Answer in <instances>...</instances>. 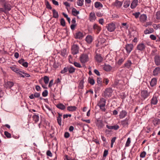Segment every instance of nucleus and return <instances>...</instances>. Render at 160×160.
<instances>
[{"label":"nucleus","instance_id":"obj_1","mask_svg":"<svg viewBox=\"0 0 160 160\" xmlns=\"http://www.w3.org/2000/svg\"><path fill=\"white\" fill-rule=\"evenodd\" d=\"M79 59L80 62L82 64H84L85 62H88L89 60V57L87 53H82L80 55Z\"/></svg>","mask_w":160,"mask_h":160},{"label":"nucleus","instance_id":"obj_2","mask_svg":"<svg viewBox=\"0 0 160 160\" xmlns=\"http://www.w3.org/2000/svg\"><path fill=\"white\" fill-rule=\"evenodd\" d=\"M150 92H148L146 90H143L141 91L140 93L141 100H144L150 96Z\"/></svg>","mask_w":160,"mask_h":160},{"label":"nucleus","instance_id":"obj_3","mask_svg":"<svg viewBox=\"0 0 160 160\" xmlns=\"http://www.w3.org/2000/svg\"><path fill=\"white\" fill-rule=\"evenodd\" d=\"M159 96V95L158 93H156L154 94L151 100V105H156L157 104Z\"/></svg>","mask_w":160,"mask_h":160},{"label":"nucleus","instance_id":"obj_4","mask_svg":"<svg viewBox=\"0 0 160 160\" xmlns=\"http://www.w3.org/2000/svg\"><path fill=\"white\" fill-rule=\"evenodd\" d=\"M106 27L108 31L110 32H112L116 29V26L115 24H114L113 22H111L107 24Z\"/></svg>","mask_w":160,"mask_h":160},{"label":"nucleus","instance_id":"obj_5","mask_svg":"<svg viewBox=\"0 0 160 160\" xmlns=\"http://www.w3.org/2000/svg\"><path fill=\"white\" fill-rule=\"evenodd\" d=\"M79 48L77 45H73L71 48V51L72 54H76L79 52Z\"/></svg>","mask_w":160,"mask_h":160},{"label":"nucleus","instance_id":"obj_6","mask_svg":"<svg viewBox=\"0 0 160 160\" xmlns=\"http://www.w3.org/2000/svg\"><path fill=\"white\" fill-rule=\"evenodd\" d=\"M134 46L132 43H127L125 46V48L128 54L130 53L133 48Z\"/></svg>","mask_w":160,"mask_h":160},{"label":"nucleus","instance_id":"obj_7","mask_svg":"<svg viewBox=\"0 0 160 160\" xmlns=\"http://www.w3.org/2000/svg\"><path fill=\"white\" fill-rule=\"evenodd\" d=\"M93 27L94 30L97 34L99 33L100 31L101 30V26H100L98 25V24H96V23L93 24Z\"/></svg>","mask_w":160,"mask_h":160},{"label":"nucleus","instance_id":"obj_8","mask_svg":"<svg viewBox=\"0 0 160 160\" xmlns=\"http://www.w3.org/2000/svg\"><path fill=\"white\" fill-rule=\"evenodd\" d=\"M112 90L111 88H107L104 92V95L105 97H109L111 96Z\"/></svg>","mask_w":160,"mask_h":160},{"label":"nucleus","instance_id":"obj_9","mask_svg":"<svg viewBox=\"0 0 160 160\" xmlns=\"http://www.w3.org/2000/svg\"><path fill=\"white\" fill-rule=\"evenodd\" d=\"M11 8L12 7L10 4L8 3V2H6V1L5 3L4 4V12L6 13L7 11H9V10H11Z\"/></svg>","mask_w":160,"mask_h":160},{"label":"nucleus","instance_id":"obj_10","mask_svg":"<svg viewBox=\"0 0 160 160\" xmlns=\"http://www.w3.org/2000/svg\"><path fill=\"white\" fill-rule=\"evenodd\" d=\"M146 46L143 43H139L137 46V50L141 51H144L145 49Z\"/></svg>","mask_w":160,"mask_h":160},{"label":"nucleus","instance_id":"obj_11","mask_svg":"<svg viewBox=\"0 0 160 160\" xmlns=\"http://www.w3.org/2000/svg\"><path fill=\"white\" fill-rule=\"evenodd\" d=\"M121 125L123 127H128L129 124V119L126 118L125 119L121 121Z\"/></svg>","mask_w":160,"mask_h":160},{"label":"nucleus","instance_id":"obj_12","mask_svg":"<svg viewBox=\"0 0 160 160\" xmlns=\"http://www.w3.org/2000/svg\"><path fill=\"white\" fill-rule=\"evenodd\" d=\"M95 59L97 62H100L103 61V58L102 57L101 54L97 53L95 55Z\"/></svg>","mask_w":160,"mask_h":160},{"label":"nucleus","instance_id":"obj_13","mask_svg":"<svg viewBox=\"0 0 160 160\" xmlns=\"http://www.w3.org/2000/svg\"><path fill=\"white\" fill-rule=\"evenodd\" d=\"M106 127L108 129H113L114 130H117L119 128V126L117 124H113V126H109L108 124H107Z\"/></svg>","mask_w":160,"mask_h":160},{"label":"nucleus","instance_id":"obj_14","mask_svg":"<svg viewBox=\"0 0 160 160\" xmlns=\"http://www.w3.org/2000/svg\"><path fill=\"white\" fill-rule=\"evenodd\" d=\"M106 100L103 98H101L100 99L99 102L98 104V105L99 106V108L102 107V106H105L106 105Z\"/></svg>","mask_w":160,"mask_h":160},{"label":"nucleus","instance_id":"obj_15","mask_svg":"<svg viewBox=\"0 0 160 160\" xmlns=\"http://www.w3.org/2000/svg\"><path fill=\"white\" fill-rule=\"evenodd\" d=\"M96 19V16L95 13L94 12H91L90 13L89 16V19L90 21L91 22H93V21L95 20Z\"/></svg>","mask_w":160,"mask_h":160},{"label":"nucleus","instance_id":"obj_16","mask_svg":"<svg viewBox=\"0 0 160 160\" xmlns=\"http://www.w3.org/2000/svg\"><path fill=\"white\" fill-rule=\"evenodd\" d=\"M127 115V112L125 110H122L120 112L119 117L120 118H124Z\"/></svg>","mask_w":160,"mask_h":160},{"label":"nucleus","instance_id":"obj_17","mask_svg":"<svg viewBox=\"0 0 160 160\" xmlns=\"http://www.w3.org/2000/svg\"><path fill=\"white\" fill-rule=\"evenodd\" d=\"M10 68L13 71V72H14L17 73H18L20 76L21 72H22V71H21V70H19L18 68H17L16 66H15V65H14L12 67H10Z\"/></svg>","mask_w":160,"mask_h":160},{"label":"nucleus","instance_id":"obj_18","mask_svg":"<svg viewBox=\"0 0 160 160\" xmlns=\"http://www.w3.org/2000/svg\"><path fill=\"white\" fill-rule=\"evenodd\" d=\"M155 64L156 65H160V56L159 55H156L154 58Z\"/></svg>","mask_w":160,"mask_h":160},{"label":"nucleus","instance_id":"obj_19","mask_svg":"<svg viewBox=\"0 0 160 160\" xmlns=\"http://www.w3.org/2000/svg\"><path fill=\"white\" fill-rule=\"evenodd\" d=\"M84 35L82 32H78L75 33L74 37L76 38H82L83 37Z\"/></svg>","mask_w":160,"mask_h":160},{"label":"nucleus","instance_id":"obj_20","mask_svg":"<svg viewBox=\"0 0 160 160\" xmlns=\"http://www.w3.org/2000/svg\"><path fill=\"white\" fill-rule=\"evenodd\" d=\"M93 40V37L91 35H88L85 38L86 41L88 44L91 43Z\"/></svg>","mask_w":160,"mask_h":160},{"label":"nucleus","instance_id":"obj_21","mask_svg":"<svg viewBox=\"0 0 160 160\" xmlns=\"http://www.w3.org/2000/svg\"><path fill=\"white\" fill-rule=\"evenodd\" d=\"M122 4L123 3L122 2L119 1L118 0H116L115 2L112 3V5L114 6H115L117 7L118 8H119V7L122 6Z\"/></svg>","mask_w":160,"mask_h":160},{"label":"nucleus","instance_id":"obj_22","mask_svg":"<svg viewBox=\"0 0 160 160\" xmlns=\"http://www.w3.org/2000/svg\"><path fill=\"white\" fill-rule=\"evenodd\" d=\"M14 85V83L13 82L8 81L5 83L4 87L6 88H10Z\"/></svg>","mask_w":160,"mask_h":160},{"label":"nucleus","instance_id":"obj_23","mask_svg":"<svg viewBox=\"0 0 160 160\" xmlns=\"http://www.w3.org/2000/svg\"><path fill=\"white\" fill-rule=\"evenodd\" d=\"M103 68L104 70L107 71V72H109L112 69V67L109 64H105L103 66Z\"/></svg>","mask_w":160,"mask_h":160},{"label":"nucleus","instance_id":"obj_24","mask_svg":"<svg viewBox=\"0 0 160 160\" xmlns=\"http://www.w3.org/2000/svg\"><path fill=\"white\" fill-rule=\"evenodd\" d=\"M77 107H76L75 106H70L67 107V110L69 111H75L77 110Z\"/></svg>","mask_w":160,"mask_h":160},{"label":"nucleus","instance_id":"obj_25","mask_svg":"<svg viewBox=\"0 0 160 160\" xmlns=\"http://www.w3.org/2000/svg\"><path fill=\"white\" fill-rule=\"evenodd\" d=\"M147 18V16L146 14H142L141 15L140 17V21L142 22H144L145 21H146Z\"/></svg>","mask_w":160,"mask_h":160},{"label":"nucleus","instance_id":"obj_26","mask_svg":"<svg viewBox=\"0 0 160 160\" xmlns=\"http://www.w3.org/2000/svg\"><path fill=\"white\" fill-rule=\"evenodd\" d=\"M32 118L34 122L36 123H37L39 120V117L38 115H36V113H34L32 116Z\"/></svg>","mask_w":160,"mask_h":160},{"label":"nucleus","instance_id":"obj_27","mask_svg":"<svg viewBox=\"0 0 160 160\" xmlns=\"http://www.w3.org/2000/svg\"><path fill=\"white\" fill-rule=\"evenodd\" d=\"M157 79L156 78H152L150 82L151 86L153 87L155 86L157 83Z\"/></svg>","mask_w":160,"mask_h":160},{"label":"nucleus","instance_id":"obj_28","mask_svg":"<svg viewBox=\"0 0 160 160\" xmlns=\"http://www.w3.org/2000/svg\"><path fill=\"white\" fill-rule=\"evenodd\" d=\"M96 125L99 128H102L104 126L101 120H98Z\"/></svg>","mask_w":160,"mask_h":160},{"label":"nucleus","instance_id":"obj_29","mask_svg":"<svg viewBox=\"0 0 160 160\" xmlns=\"http://www.w3.org/2000/svg\"><path fill=\"white\" fill-rule=\"evenodd\" d=\"M138 0H133L131 4V7L132 8H134L137 5Z\"/></svg>","mask_w":160,"mask_h":160},{"label":"nucleus","instance_id":"obj_30","mask_svg":"<svg viewBox=\"0 0 160 160\" xmlns=\"http://www.w3.org/2000/svg\"><path fill=\"white\" fill-rule=\"evenodd\" d=\"M160 72V68L159 67H157L153 71V75H157Z\"/></svg>","mask_w":160,"mask_h":160},{"label":"nucleus","instance_id":"obj_31","mask_svg":"<svg viewBox=\"0 0 160 160\" xmlns=\"http://www.w3.org/2000/svg\"><path fill=\"white\" fill-rule=\"evenodd\" d=\"M132 64V62L131 60H128L124 64L125 67H127L128 68H129L131 67Z\"/></svg>","mask_w":160,"mask_h":160},{"label":"nucleus","instance_id":"obj_32","mask_svg":"<svg viewBox=\"0 0 160 160\" xmlns=\"http://www.w3.org/2000/svg\"><path fill=\"white\" fill-rule=\"evenodd\" d=\"M52 11L53 17L56 18H58L59 15L58 12L55 9H53Z\"/></svg>","mask_w":160,"mask_h":160},{"label":"nucleus","instance_id":"obj_33","mask_svg":"<svg viewBox=\"0 0 160 160\" xmlns=\"http://www.w3.org/2000/svg\"><path fill=\"white\" fill-rule=\"evenodd\" d=\"M56 107L60 109H61V110H64L66 108L65 106L63 104H62V103L57 104L56 105Z\"/></svg>","mask_w":160,"mask_h":160},{"label":"nucleus","instance_id":"obj_34","mask_svg":"<svg viewBox=\"0 0 160 160\" xmlns=\"http://www.w3.org/2000/svg\"><path fill=\"white\" fill-rule=\"evenodd\" d=\"M94 6L96 8H99L100 7L101 8L103 7V5L102 4L99 2H96L94 3Z\"/></svg>","mask_w":160,"mask_h":160},{"label":"nucleus","instance_id":"obj_35","mask_svg":"<svg viewBox=\"0 0 160 160\" xmlns=\"http://www.w3.org/2000/svg\"><path fill=\"white\" fill-rule=\"evenodd\" d=\"M75 68L73 67H70L68 68V71L69 73H73V72H75Z\"/></svg>","mask_w":160,"mask_h":160},{"label":"nucleus","instance_id":"obj_36","mask_svg":"<svg viewBox=\"0 0 160 160\" xmlns=\"http://www.w3.org/2000/svg\"><path fill=\"white\" fill-rule=\"evenodd\" d=\"M72 13L74 16H77L79 13V11H78L75 8H73L72 10Z\"/></svg>","mask_w":160,"mask_h":160},{"label":"nucleus","instance_id":"obj_37","mask_svg":"<svg viewBox=\"0 0 160 160\" xmlns=\"http://www.w3.org/2000/svg\"><path fill=\"white\" fill-rule=\"evenodd\" d=\"M22 72H21L20 73V76L22 77H29L30 76V75L28 74V73H26L25 72H23V71H22Z\"/></svg>","mask_w":160,"mask_h":160},{"label":"nucleus","instance_id":"obj_38","mask_svg":"<svg viewBox=\"0 0 160 160\" xmlns=\"http://www.w3.org/2000/svg\"><path fill=\"white\" fill-rule=\"evenodd\" d=\"M130 3V1H125L124 2L123 7L125 8H127V7H129Z\"/></svg>","mask_w":160,"mask_h":160},{"label":"nucleus","instance_id":"obj_39","mask_svg":"<svg viewBox=\"0 0 160 160\" xmlns=\"http://www.w3.org/2000/svg\"><path fill=\"white\" fill-rule=\"evenodd\" d=\"M88 82L91 85H94V83H95V81L93 78H90V77L88 79Z\"/></svg>","mask_w":160,"mask_h":160},{"label":"nucleus","instance_id":"obj_40","mask_svg":"<svg viewBox=\"0 0 160 160\" xmlns=\"http://www.w3.org/2000/svg\"><path fill=\"white\" fill-rule=\"evenodd\" d=\"M67 54V50L65 49H64L61 51V54L62 56H65Z\"/></svg>","mask_w":160,"mask_h":160},{"label":"nucleus","instance_id":"obj_41","mask_svg":"<svg viewBox=\"0 0 160 160\" xmlns=\"http://www.w3.org/2000/svg\"><path fill=\"white\" fill-rule=\"evenodd\" d=\"M84 83V81L83 80H82L80 81L79 85V88L81 89H83L84 86H83V83Z\"/></svg>","mask_w":160,"mask_h":160},{"label":"nucleus","instance_id":"obj_42","mask_svg":"<svg viewBox=\"0 0 160 160\" xmlns=\"http://www.w3.org/2000/svg\"><path fill=\"white\" fill-rule=\"evenodd\" d=\"M153 122L154 125H157L159 124L160 121V120L158 119H154L153 120Z\"/></svg>","mask_w":160,"mask_h":160},{"label":"nucleus","instance_id":"obj_43","mask_svg":"<svg viewBox=\"0 0 160 160\" xmlns=\"http://www.w3.org/2000/svg\"><path fill=\"white\" fill-rule=\"evenodd\" d=\"M49 80V78L48 76H45L43 77V80L46 84H47L48 83V81Z\"/></svg>","mask_w":160,"mask_h":160},{"label":"nucleus","instance_id":"obj_44","mask_svg":"<svg viewBox=\"0 0 160 160\" xmlns=\"http://www.w3.org/2000/svg\"><path fill=\"white\" fill-rule=\"evenodd\" d=\"M131 142V140L130 138H128L125 144V146L128 147L130 146V144Z\"/></svg>","mask_w":160,"mask_h":160},{"label":"nucleus","instance_id":"obj_45","mask_svg":"<svg viewBox=\"0 0 160 160\" xmlns=\"http://www.w3.org/2000/svg\"><path fill=\"white\" fill-rule=\"evenodd\" d=\"M68 70V67H65L63 70H61V73H64L65 72H67Z\"/></svg>","mask_w":160,"mask_h":160},{"label":"nucleus","instance_id":"obj_46","mask_svg":"<svg viewBox=\"0 0 160 160\" xmlns=\"http://www.w3.org/2000/svg\"><path fill=\"white\" fill-rule=\"evenodd\" d=\"M60 24L62 26H63V27L65 26V22L64 19V18H61V19Z\"/></svg>","mask_w":160,"mask_h":160},{"label":"nucleus","instance_id":"obj_47","mask_svg":"<svg viewBox=\"0 0 160 160\" xmlns=\"http://www.w3.org/2000/svg\"><path fill=\"white\" fill-rule=\"evenodd\" d=\"M62 14L66 18L68 21V22L70 23V18H69L68 15L66 14V13H63Z\"/></svg>","mask_w":160,"mask_h":160},{"label":"nucleus","instance_id":"obj_48","mask_svg":"<svg viewBox=\"0 0 160 160\" xmlns=\"http://www.w3.org/2000/svg\"><path fill=\"white\" fill-rule=\"evenodd\" d=\"M102 80L101 78H97V83L100 86L102 84Z\"/></svg>","mask_w":160,"mask_h":160},{"label":"nucleus","instance_id":"obj_49","mask_svg":"<svg viewBox=\"0 0 160 160\" xmlns=\"http://www.w3.org/2000/svg\"><path fill=\"white\" fill-rule=\"evenodd\" d=\"M4 134L8 138H10L12 136L11 134L7 132V131H5L4 132Z\"/></svg>","mask_w":160,"mask_h":160},{"label":"nucleus","instance_id":"obj_50","mask_svg":"<svg viewBox=\"0 0 160 160\" xmlns=\"http://www.w3.org/2000/svg\"><path fill=\"white\" fill-rule=\"evenodd\" d=\"M77 3L78 5L80 6H81L83 5V2L82 0H78Z\"/></svg>","mask_w":160,"mask_h":160},{"label":"nucleus","instance_id":"obj_51","mask_svg":"<svg viewBox=\"0 0 160 160\" xmlns=\"http://www.w3.org/2000/svg\"><path fill=\"white\" fill-rule=\"evenodd\" d=\"M146 155V152L143 151L141 153L140 157L141 158H144V157H145Z\"/></svg>","mask_w":160,"mask_h":160},{"label":"nucleus","instance_id":"obj_52","mask_svg":"<svg viewBox=\"0 0 160 160\" xmlns=\"http://www.w3.org/2000/svg\"><path fill=\"white\" fill-rule=\"evenodd\" d=\"M155 16L157 19H160V11L157 12L155 14Z\"/></svg>","mask_w":160,"mask_h":160},{"label":"nucleus","instance_id":"obj_53","mask_svg":"<svg viewBox=\"0 0 160 160\" xmlns=\"http://www.w3.org/2000/svg\"><path fill=\"white\" fill-rule=\"evenodd\" d=\"M48 94V91L47 90H45L42 93V96L43 97H46Z\"/></svg>","mask_w":160,"mask_h":160},{"label":"nucleus","instance_id":"obj_54","mask_svg":"<svg viewBox=\"0 0 160 160\" xmlns=\"http://www.w3.org/2000/svg\"><path fill=\"white\" fill-rule=\"evenodd\" d=\"M74 65L76 67H82V66L78 62H74L73 63Z\"/></svg>","mask_w":160,"mask_h":160},{"label":"nucleus","instance_id":"obj_55","mask_svg":"<svg viewBox=\"0 0 160 160\" xmlns=\"http://www.w3.org/2000/svg\"><path fill=\"white\" fill-rule=\"evenodd\" d=\"M57 121L58 123L59 124V125H62V118H60L58 117H57Z\"/></svg>","mask_w":160,"mask_h":160},{"label":"nucleus","instance_id":"obj_56","mask_svg":"<svg viewBox=\"0 0 160 160\" xmlns=\"http://www.w3.org/2000/svg\"><path fill=\"white\" fill-rule=\"evenodd\" d=\"M46 6L48 8L50 9H52V7L51 6L49 2H47L46 4Z\"/></svg>","mask_w":160,"mask_h":160},{"label":"nucleus","instance_id":"obj_57","mask_svg":"<svg viewBox=\"0 0 160 160\" xmlns=\"http://www.w3.org/2000/svg\"><path fill=\"white\" fill-rule=\"evenodd\" d=\"M140 14L139 12H136V13H133V14L135 16V18H137L139 17Z\"/></svg>","mask_w":160,"mask_h":160},{"label":"nucleus","instance_id":"obj_58","mask_svg":"<svg viewBox=\"0 0 160 160\" xmlns=\"http://www.w3.org/2000/svg\"><path fill=\"white\" fill-rule=\"evenodd\" d=\"M34 98L39 97L40 96V94L39 92H35V93L34 94Z\"/></svg>","mask_w":160,"mask_h":160},{"label":"nucleus","instance_id":"obj_59","mask_svg":"<svg viewBox=\"0 0 160 160\" xmlns=\"http://www.w3.org/2000/svg\"><path fill=\"white\" fill-rule=\"evenodd\" d=\"M108 154V150H105L103 153V157H106L107 155Z\"/></svg>","mask_w":160,"mask_h":160},{"label":"nucleus","instance_id":"obj_60","mask_svg":"<svg viewBox=\"0 0 160 160\" xmlns=\"http://www.w3.org/2000/svg\"><path fill=\"white\" fill-rule=\"evenodd\" d=\"M54 80H51L50 81L49 84H48L49 87H51L53 83Z\"/></svg>","mask_w":160,"mask_h":160},{"label":"nucleus","instance_id":"obj_61","mask_svg":"<svg viewBox=\"0 0 160 160\" xmlns=\"http://www.w3.org/2000/svg\"><path fill=\"white\" fill-rule=\"evenodd\" d=\"M124 59H123V58H121L119 59L118 62V63L119 64H121L123 62V61H124Z\"/></svg>","mask_w":160,"mask_h":160},{"label":"nucleus","instance_id":"obj_62","mask_svg":"<svg viewBox=\"0 0 160 160\" xmlns=\"http://www.w3.org/2000/svg\"><path fill=\"white\" fill-rule=\"evenodd\" d=\"M47 155L48 156H50V157L52 156V152H51L50 151H49V150H48V151H47Z\"/></svg>","mask_w":160,"mask_h":160},{"label":"nucleus","instance_id":"obj_63","mask_svg":"<svg viewBox=\"0 0 160 160\" xmlns=\"http://www.w3.org/2000/svg\"><path fill=\"white\" fill-rule=\"evenodd\" d=\"M24 59H21L19 60L18 62H19L20 64H21L23 66V63H24Z\"/></svg>","mask_w":160,"mask_h":160},{"label":"nucleus","instance_id":"obj_64","mask_svg":"<svg viewBox=\"0 0 160 160\" xmlns=\"http://www.w3.org/2000/svg\"><path fill=\"white\" fill-rule=\"evenodd\" d=\"M109 80H108V78H104L103 80V82L105 83L106 85L108 84L109 82Z\"/></svg>","mask_w":160,"mask_h":160}]
</instances>
